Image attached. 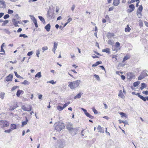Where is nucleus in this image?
<instances>
[{"label": "nucleus", "mask_w": 148, "mask_h": 148, "mask_svg": "<svg viewBox=\"0 0 148 148\" xmlns=\"http://www.w3.org/2000/svg\"><path fill=\"white\" fill-rule=\"evenodd\" d=\"M81 81L80 80H77L75 81L71 82L69 83L68 86L72 90L74 89L79 86L81 83Z\"/></svg>", "instance_id": "1"}, {"label": "nucleus", "mask_w": 148, "mask_h": 148, "mask_svg": "<svg viewBox=\"0 0 148 148\" xmlns=\"http://www.w3.org/2000/svg\"><path fill=\"white\" fill-rule=\"evenodd\" d=\"M54 127L56 130L59 132L64 128L65 126L63 123L60 122H58L55 124Z\"/></svg>", "instance_id": "2"}, {"label": "nucleus", "mask_w": 148, "mask_h": 148, "mask_svg": "<svg viewBox=\"0 0 148 148\" xmlns=\"http://www.w3.org/2000/svg\"><path fill=\"white\" fill-rule=\"evenodd\" d=\"M21 108L24 111L29 112L32 110V106L31 105H29L27 107L23 106H22Z\"/></svg>", "instance_id": "3"}, {"label": "nucleus", "mask_w": 148, "mask_h": 148, "mask_svg": "<svg viewBox=\"0 0 148 148\" xmlns=\"http://www.w3.org/2000/svg\"><path fill=\"white\" fill-rule=\"evenodd\" d=\"M81 109L82 110H83L84 111V114L87 116L91 119H93L94 118V116H92L90 114L88 113L86 110L83 108H81Z\"/></svg>", "instance_id": "4"}, {"label": "nucleus", "mask_w": 148, "mask_h": 148, "mask_svg": "<svg viewBox=\"0 0 148 148\" xmlns=\"http://www.w3.org/2000/svg\"><path fill=\"white\" fill-rule=\"evenodd\" d=\"M148 76L147 74L145 72L143 71L142 72L140 75L138 77V80H141L144 78L146 76Z\"/></svg>", "instance_id": "5"}, {"label": "nucleus", "mask_w": 148, "mask_h": 148, "mask_svg": "<svg viewBox=\"0 0 148 148\" xmlns=\"http://www.w3.org/2000/svg\"><path fill=\"white\" fill-rule=\"evenodd\" d=\"M57 145L59 148H63L64 146V143L63 141L61 140H58Z\"/></svg>", "instance_id": "6"}, {"label": "nucleus", "mask_w": 148, "mask_h": 148, "mask_svg": "<svg viewBox=\"0 0 148 148\" xmlns=\"http://www.w3.org/2000/svg\"><path fill=\"white\" fill-rule=\"evenodd\" d=\"M0 122L3 127H7L9 125V123L7 121H1Z\"/></svg>", "instance_id": "7"}, {"label": "nucleus", "mask_w": 148, "mask_h": 148, "mask_svg": "<svg viewBox=\"0 0 148 148\" xmlns=\"http://www.w3.org/2000/svg\"><path fill=\"white\" fill-rule=\"evenodd\" d=\"M6 5L5 1L3 0H1L0 1V8L4 9L6 8Z\"/></svg>", "instance_id": "8"}, {"label": "nucleus", "mask_w": 148, "mask_h": 148, "mask_svg": "<svg viewBox=\"0 0 148 148\" xmlns=\"http://www.w3.org/2000/svg\"><path fill=\"white\" fill-rule=\"evenodd\" d=\"M129 7L130 8V9H128L127 10L128 12L130 13L134 11V10L135 7L134 5L131 4L129 5Z\"/></svg>", "instance_id": "9"}, {"label": "nucleus", "mask_w": 148, "mask_h": 148, "mask_svg": "<svg viewBox=\"0 0 148 148\" xmlns=\"http://www.w3.org/2000/svg\"><path fill=\"white\" fill-rule=\"evenodd\" d=\"M13 78V75H12L11 74H10L9 75L7 76L6 77V81L7 82L12 81Z\"/></svg>", "instance_id": "10"}, {"label": "nucleus", "mask_w": 148, "mask_h": 148, "mask_svg": "<svg viewBox=\"0 0 148 148\" xmlns=\"http://www.w3.org/2000/svg\"><path fill=\"white\" fill-rule=\"evenodd\" d=\"M66 128L68 130L70 131L72 133L73 132H74L75 130V129L73 128L71 125L69 126V125L67 126Z\"/></svg>", "instance_id": "11"}, {"label": "nucleus", "mask_w": 148, "mask_h": 148, "mask_svg": "<svg viewBox=\"0 0 148 148\" xmlns=\"http://www.w3.org/2000/svg\"><path fill=\"white\" fill-rule=\"evenodd\" d=\"M12 22L13 23L15 27H18L19 26L18 25V24L19 23V21H16L15 19H13L12 20Z\"/></svg>", "instance_id": "12"}, {"label": "nucleus", "mask_w": 148, "mask_h": 148, "mask_svg": "<svg viewBox=\"0 0 148 148\" xmlns=\"http://www.w3.org/2000/svg\"><path fill=\"white\" fill-rule=\"evenodd\" d=\"M57 46L58 44L55 42H54V43L53 47L52 49V50L54 53H55V51L57 49Z\"/></svg>", "instance_id": "13"}, {"label": "nucleus", "mask_w": 148, "mask_h": 148, "mask_svg": "<svg viewBox=\"0 0 148 148\" xmlns=\"http://www.w3.org/2000/svg\"><path fill=\"white\" fill-rule=\"evenodd\" d=\"M102 51L103 52L108 53V54H110V49L108 48L102 49Z\"/></svg>", "instance_id": "14"}, {"label": "nucleus", "mask_w": 148, "mask_h": 148, "mask_svg": "<svg viewBox=\"0 0 148 148\" xmlns=\"http://www.w3.org/2000/svg\"><path fill=\"white\" fill-rule=\"evenodd\" d=\"M45 28L47 32H49L51 28V26L50 24H48L45 26Z\"/></svg>", "instance_id": "15"}, {"label": "nucleus", "mask_w": 148, "mask_h": 148, "mask_svg": "<svg viewBox=\"0 0 148 148\" xmlns=\"http://www.w3.org/2000/svg\"><path fill=\"white\" fill-rule=\"evenodd\" d=\"M97 129L98 130V132L100 133H104V131L102 129V128L100 126V125H99L97 127Z\"/></svg>", "instance_id": "16"}, {"label": "nucleus", "mask_w": 148, "mask_h": 148, "mask_svg": "<svg viewBox=\"0 0 148 148\" xmlns=\"http://www.w3.org/2000/svg\"><path fill=\"white\" fill-rule=\"evenodd\" d=\"M83 94V93L79 92L74 97L75 99H79L81 98V95Z\"/></svg>", "instance_id": "17"}, {"label": "nucleus", "mask_w": 148, "mask_h": 148, "mask_svg": "<svg viewBox=\"0 0 148 148\" xmlns=\"http://www.w3.org/2000/svg\"><path fill=\"white\" fill-rule=\"evenodd\" d=\"M119 0H114L113 4L115 6H117L119 3Z\"/></svg>", "instance_id": "18"}, {"label": "nucleus", "mask_w": 148, "mask_h": 148, "mask_svg": "<svg viewBox=\"0 0 148 148\" xmlns=\"http://www.w3.org/2000/svg\"><path fill=\"white\" fill-rule=\"evenodd\" d=\"M141 86L140 88L141 90H143L144 88H146L147 86V85L145 83H142L141 84Z\"/></svg>", "instance_id": "19"}, {"label": "nucleus", "mask_w": 148, "mask_h": 148, "mask_svg": "<svg viewBox=\"0 0 148 148\" xmlns=\"http://www.w3.org/2000/svg\"><path fill=\"white\" fill-rule=\"evenodd\" d=\"M16 125L14 124H12L11 125V129L12 130L15 129L16 128Z\"/></svg>", "instance_id": "20"}, {"label": "nucleus", "mask_w": 148, "mask_h": 148, "mask_svg": "<svg viewBox=\"0 0 148 148\" xmlns=\"http://www.w3.org/2000/svg\"><path fill=\"white\" fill-rule=\"evenodd\" d=\"M28 121V120L27 118V117H26V121H23L22 123V127H23L24 125L27 124V122Z\"/></svg>", "instance_id": "21"}, {"label": "nucleus", "mask_w": 148, "mask_h": 148, "mask_svg": "<svg viewBox=\"0 0 148 148\" xmlns=\"http://www.w3.org/2000/svg\"><path fill=\"white\" fill-rule=\"evenodd\" d=\"M23 92V91L22 90H18L17 92L16 95L18 97H19L20 95Z\"/></svg>", "instance_id": "22"}, {"label": "nucleus", "mask_w": 148, "mask_h": 148, "mask_svg": "<svg viewBox=\"0 0 148 148\" xmlns=\"http://www.w3.org/2000/svg\"><path fill=\"white\" fill-rule=\"evenodd\" d=\"M131 30L129 26L128 25H127V27L125 28V32H129Z\"/></svg>", "instance_id": "23"}, {"label": "nucleus", "mask_w": 148, "mask_h": 148, "mask_svg": "<svg viewBox=\"0 0 148 148\" xmlns=\"http://www.w3.org/2000/svg\"><path fill=\"white\" fill-rule=\"evenodd\" d=\"M38 17L39 18V19L41 21H42L43 23H45V20L44 18L42 16H38Z\"/></svg>", "instance_id": "24"}, {"label": "nucleus", "mask_w": 148, "mask_h": 148, "mask_svg": "<svg viewBox=\"0 0 148 148\" xmlns=\"http://www.w3.org/2000/svg\"><path fill=\"white\" fill-rule=\"evenodd\" d=\"M138 97H139L140 99H141L143 100L144 101H146V99L145 97L141 95H138Z\"/></svg>", "instance_id": "25"}, {"label": "nucleus", "mask_w": 148, "mask_h": 148, "mask_svg": "<svg viewBox=\"0 0 148 148\" xmlns=\"http://www.w3.org/2000/svg\"><path fill=\"white\" fill-rule=\"evenodd\" d=\"M41 77V75L40 72H38L37 74L35 75V77H38V78H40Z\"/></svg>", "instance_id": "26"}, {"label": "nucleus", "mask_w": 148, "mask_h": 148, "mask_svg": "<svg viewBox=\"0 0 148 148\" xmlns=\"http://www.w3.org/2000/svg\"><path fill=\"white\" fill-rule=\"evenodd\" d=\"M130 58V57L127 56H126L124 57L122 61L123 62H124L125 61L127 60Z\"/></svg>", "instance_id": "27"}, {"label": "nucleus", "mask_w": 148, "mask_h": 148, "mask_svg": "<svg viewBox=\"0 0 148 148\" xmlns=\"http://www.w3.org/2000/svg\"><path fill=\"white\" fill-rule=\"evenodd\" d=\"M21 84H25V85H29L30 84V82H28L27 81L25 80L23 82H22Z\"/></svg>", "instance_id": "28"}, {"label": "nucleus", "mask_w": 148, "mask_h": 148, "mask_svg": "<svg viewBox=\"0 0 148 148\" xmlns=\"http://www.w3.org/2000/svg\"><path fill=\"white\" fill-rule=\"evenodd\" d=\"M57 109L59 111H61L64 109V108H63V106L62 107L59 106H57Z\"/></svg>", "instance_id": "29"}, {"label": "nucleus", "mask_w": 148, "mask_h": 148, "mask_svg": "<svg viewBox=\"0 0 148 148\" xmlns=\"http://www.w3.org/2000/svg\"><path fill=\"white\" fill-rule=\"evenodd\" d=\"M108 43L111 45H113L114 44V41L111 40H109L108 41Z\"/></svg>", "instance_id": "30"}, {"label": "nucleus", "mask_w": 148, "mask_h": 148, "mask_svg": "<svg viewBox=\"0 0 148 148\" xmlns=\"http://www.w3.org/2000/svg\"><path fill=\"white\" fill-rule=\"evenodd\" d=\"M4 32H5L6 34H10L11 33L9 31L8 29H2Z\"/></svg>", "instance_id": "31"}, {"label": "nucleus", "mask_w": 148, "mask_h": 148, "mask_svg": "<svg viewBox=\"0 0 148 148\" xmlns=\"http://www.w3.org/2000/svg\"><path fill=\"white\" fill-rule=\"evenodd\" d=\"M127 77L128 79H131L132 78V75L131 73H127Z\"/></svg>", "instance_id": "32"}, {"label": "nucleus", "mask_w": 148, "mask_h": 148, "mask_svg": "<svg viewBox=\"0 0 148 148\" xmlns=\"http://www.w3.org/2000/svg\"><path fill=\"white\" fill-rule=\"evenodd\" d=\"M5 93L4 92H1L0 93V97L2 99H3L4 97V95Z\"/></svg>", "instance_id": "33"}, {"label": "nucleus", "mask_w": 148, "mask_h": 148, "mask_svg": "<svg viewBox=\"0 0 148 148\" xmlns=\"http://www.w3.org/2000/svg\"><path fill=\"white\" fill-rule=\"evenodd\" d=\"M137 14L138 17L140 18L142 16V14L140 12H139L138 11L137 12Z\"/></svg>", "instance_id": "34"}, {"label": "nucleus", "mask_w": 148, "mask_h": 148, "mask_svg": "<svg viewBox=\"0 0 148 148\" xmlns=\"http://www.w3.org/2000/svg\"><path fill=\"white\" fill-rule=\"evenodd\" d=\"M140 84V82H134L133 84V86L134 87H136L138 86L139 84Z\"/></svg>", "instance_id": "35"}, {"label": "nucleus", "mask_w": 148, "mask_h": 148, "mask_svg": "<svg viewBox=\"0 0 148 148\" xmlns=\"http://www.w3.org/2000/svg\"><path fill=\"white\" fill-rule=\"evenodd\" d=\"M42 52L44 53L45 51H46L48 49V48L47 47L45 46L42 47Z\"/></svg>", "instance_id": "36"}, {"label": "nucleus", "mask_w": 148, "mask_h": 148, "mask_svg": "<svg viewBox=\"0 0 148 148\" xmlns=\"http://www.w3.org/2000/svg\"><path fill=\"white\" fill-rule=\"evenodd\" d=\"M94 76L98 81H100V78L98 75L95 74Z\"/></svg>", "instance_id": "37"}, {"label": "nucleus", "mask_w": 148, "mask_h": 148, "mask_svg": "<svg viewBox=\"0 0 148 148\" xmlns=\"http://www.w3.org/2000/svg\"><path fill=\"white\" fill-rule=\"evenodd\" d=\"M14 73H15V76L17 77L18 78H23L21 76H20L19 75H18L17 74V73L16 71H14Z\"/></svg>", "instance_id": "38"}, {"label": "nucleus", "mask_w": 148, "mask_h": 148, "mask_svg": "<svg viewBox=\"0 0 148 148\" xmlns=\"http://www.w3.org/2000/svg\"><path fill=\"white\" fill-rule=\"evenodd\" d=\"M120 114L121 116V117H123V116H124L125 117H127V115L125 114L123 112H121L120 113Z\"/></svg>", "instance_id": "39"}, {"label": "nucleus", "mask_w": 148, "mask_h": 148, "mask_svg": "<svg viewBox=\"0 0 148 148\" xmlns=\"http://www.w3.org/2000/svg\"><path fill=\"white\" fill-rule=\"evenodd\" d=\"M47 83H49L51 84H54L56 83V82H54L53 80H51L47 82Z\"/></svg>", "instance_id": "40"}, {"label": "nucleus", "mask_w": 148, "mask_h": 148, "mask_svg": "<svg viewBox=\"0 0 148 148\" xmlns=\"http://www.w3.org/2000/svg\"><path fill=\"white\" fill-rule=\"evenodd\" d=\"M29 16L31 17V19L33 22L36 20L34 16H32L30 15H29Z\"/></svg>", "instance_id": "41"}, {"label": "nucleus", "mask_w": 148, "mask_h": 148, "mask_svg": "<svg viewBox=\"0 0 148 148\" xmlns=\"http://www.w3.org/2000/svg\"><path fill=\"white\" fill-rule=\"evenodd\" d=\"M12 131V130L11 129H9L5 130L4 132L5 133H10Z\"/></svg>", "instance_id": "42"}, {"label": "nucleus", "mask_w": 148, "mask_h": 148, "mask_svg": "<svg viewBox=\"0 0 148 148\" xmlns=\"http://www.w3.org/2000/svg\"><path fill=\"white\" fill-rule=\"evenodd\" d=\"M19 37H23L24 38H27L28 36L25 34H21L19 35Z\"/></svg>", "instance_id": "43"}, {"label": "nucleus", "mask_w": 148, "mask_h": 148, "mask_svg": "<svg viewBox=\"0 0 148 148\" xmlns=\"http://www.w3.org/2000/svg\"><path fill=\"white\" fill-rule=\"evenodd\" d=\"M70 103V102H69L67 103H66L65 104H64L63 106V108H66L68 105Z\"/></svg>", "instance_id": "44"}, {"label": "nucleus", "mask_w": 148, "mask_h": 148, "mask_svg": "<svg viewBox=\"0 0 148 148\" xmlns=\"http://www.w3.org/2000/svg\"><path fill=\"white\" fill-rule=\"evenodd\" d=\"M92 110L94 113L95 114H97L98 113V112L97 110L94 107H93L92 108Z\"/></svg>", "instance_id": "45"}, {"label": "nucleus", "mask_w": 148, "mask_h": 148, "mask_svg": "<svg viewBox=\"0 0 148 148\" xmlns=\"http://www.w3.org/2000/svg\"><path fill=\"white\" fill-rule=\"evenodd\" d=\"M16 108V107L15 106H11L10 107V109L11 110H14Z\"/></svg>", "instance_id": "46"}, {"label": "nucleus", "mask_w": 148, "mask_h": 148, "mask_svg": "<svg viewBox=\"0 0 148 148\" xmlns=\"http://www.w3.org/2000/svg\"><path fill=\"white\" fill-rule=\"evenodd\" d=\"M9 15L8 14H6L4 15L3 17V18L4 19H6L7 18H8L9 17Z\"/></svg>", "instance_id": "47"}, {"label": "nucleus", "mask_w": 148, "mask_h": 148, "mask_svg": "<svg viewBox=\"0 0 148 148\" xmlns=\"http://www.w3.org/2000/svg\"><path fill=\"white\" fill-rule=\"evenodd\" d=\"M3 23L2 24V25H4L6 24L9 22V21L8 20H6L3 21Z\"/></svg>", "instance_id": "48"}, {"label": "nucleus", "mask_w": 148, "mask_h": 148, "mask_svg": "<svg viewBox=\"0 0 148 148\" xmlns=\"http://www.w3.org/2000/svg\"><path fill=\"white\" fill-rule=\"evenodd\" d=\"M34 23V24L35 26L37 28L38 27L37 24V21L36 20L33 21Z\"/></svg>", "instance_id": "49"}, {"label": "nucleus", "mask_w": 148, "mask_h": 148, "mask_svg": "<svg viewBox=\"0 0 148 148\" xmlns=\"http://www.w3.org/2000/svg\"><path fill=\"white\" fill-rule=\"evenodd\" d=\"M143 9V7L142 5H140L139 7L138 8V10L140 11V12H141L142 11Z\"/></svg>", "instance_id": "50"}, {"label": "nucleus", "mask_w": 148, "mask_h": 148, "mask_svg": "<svg viewBox=\"0 0 148 148\" xmlns=\"http://www.w3.org/2000/svg\"><path fill=\"white\" fill-rule=\"evenodd\" d=\"M142 93L143 94H145V95H148V91H143Z\"/></svg>", "instance_id": "51"}, {"label": "nucleus", "mask_w": 148, "mask_h": 148, "mask_svg": "<svg viewBox=\"0 0 148 148\" xmlns=\"http://www.w3.org/2000/svg\"><path fill=\"white\" fill-rule=\"evenodd\" d=\"M13 11L10 9H9L8 10V13L9 14H11L13 13Z\"/></svg>", "instance_id": "52"}, {"label": "nucleus", "mask_w": 148, "mask_h": 148, "mask_svg": "<svg viewBox=\"0 0 148 148\" xmlns=\"http://www.w3.org/2000/svg\"><path fill=\"white\" fill-rule=\"evenodd\" d=\"M18 86H15L13 87L12 89L11 90L12 91L15 90L17 88H18Z\"/></svg>", "instance_id": "53"}, {"label": "nucleus", "mask_w": 148, "mask_h": 148, "mask_svg": "<svg viewBox=\"0 0 148 148\" xmlns=\"http://www.w3.org/2000/svg\"><path fill=\"white\" fill-rule=\"evenodd\" d=\"M115 45H116V47H118V48L119 47L120 45L119 43L118 42H116V43Z\"/></svg>", "instance_id": "54"}, {"label": "nucleus", "mask_w": 148, "mask_h": 148, "mask_svg": "<svg viewBox=\"0 0 148 148\" xmlns=\"http://www.w3.org/2000/svg\"><path fill=\"white\" fill-rule=\"evenodd\" d=\"M36 55L38 57L39 56V55L40 54V51L39 50H38L36 51Z\"/></svg>", "instance_id": "55"}, {"label": "nucleus", "mask_w": 148, "mask_h": 148, "mask_svg": "<svg viewBox=\"0 0 148 148\" xmlns=\"http://www.w3.org/2000/svg\"><path fill=\"white\" fill-rule=\"evenodd\" d=\"M114 34L112 33H108V34L107 35V36H110V37H111V36H114Z\"/></svg>", "instance_id": "56"}, {"label": "nucleus", "mask_w": 148, "mask_h": 148, "mask_svg": "<svg viewBox=\"0 0 148 148\" xmlns=\"http://www.w3.org/2000/svg\"><path fill=\"white\" fill-rule=\"evenodd\" d=\"M139 0H131V1L130 2V3H132L135 1L137 2L138 1H139Z\"/></svg>", "instance_id": "57"}, {"label": "nucleus", "mask_w": 148, "mask_h": 148, "mask_svg": "<svg viewBox=\"0 0 148 148\" xmlns=\"http://www.w3.org/2000/svg\"><path fill=\"white\" fill-rule=\"evenodd\" d=\"M75 5H73L72 6L71 8V10H72V11H73L74 10V9H75Z\"/></svg>", "instance_id": "58"}, {"label": "nucleus", "mask_w": 148, "mask_h": 148, "mask_svg": "<svg viewBox=\"0 0 148 148\" xmlns=\"http://www.w3.org/2000/svg\"><path fill=\"white\" fill-rule=\"evenodd\" d=\"M33 54V52L32 51H30L28 52L27 54V55L28 56H30Z\"/></svg>", "instance_id": "59"}, {"label": "nucleus", "mask_w": 148, "mask_h": 148, "mask_svg": "<svg viewBox=\"0 0 148 148\" xmlns=\"http://www.w3.org/2000/svg\"><path fill=\"white\" fill-rule=\"evenodd\" d=\"M114 7L113 6V7H111L109 8L108 11H112V10H113L114 9Z\"/></svg>", "instance_id": "60"}, {"label": "nucleus", "mask_w": 148, "mask_h": 148, "mask_svg": "<svg viewBox=\"0 0 148 148\" xmlns=\"http://www.w3.org/2000/svg\"><path fill=\"white\" fill-rule=\"evenodd\" d=\"M106 133L107 135H108L110 136V133L109 132H107V128H106Z\"/></svg>", "instance_id": "61"}, {"label": "nucleus", "mask_w": 148, "mask_h": 148, "mask_svg": "<svg viewBox=\"0 0 148 148\" xmlns=\"http://www.w3.org/2000/svg\"><path fill=\"white\" fill-rule=\"evenodd\" d=\"M96 63L97 65H98L99 64H102V62L101 61H99L96 62Z\"/></svg>", "instance_id": "62"}, {"label": "nucleus", "mask_w": 148, "mask_h": 148, "mask_svg": "<svg viewBox=\"0 0 148 148\" xmlns=\"http://www.w3.org/2000/svg\"><path fill=\"white\" fill-rule=\"evenodd\" d=\"M121 78L123 80H124L125 79V77L123 75H122L121 76Z\"/></svg>", "instance_id": "63"}, {"label": "nucleus", "mask_w": 148, "mask_h": 148, "mask_svg": "<svg viewBox=\"0 0 148 148\" xmlns=\"http://www.w3.org/2000/svg\"><path fill=\"white\" fill-rule=\"evenodd\" d=\"M144 23L145 25L147 27H148V23L146 21H145Z\"/></svg>", "instance_id": "64"}]
</instances>
